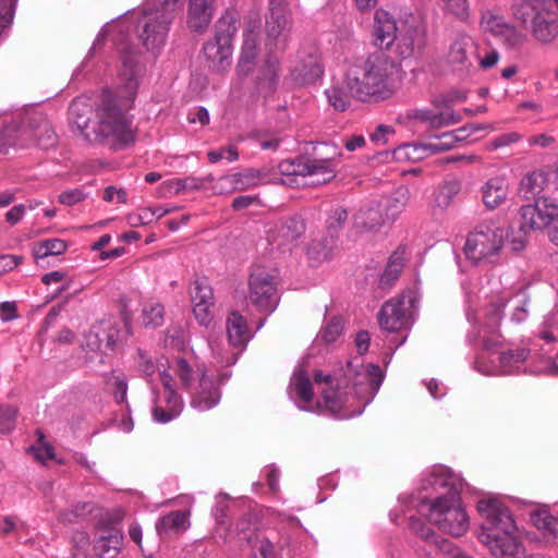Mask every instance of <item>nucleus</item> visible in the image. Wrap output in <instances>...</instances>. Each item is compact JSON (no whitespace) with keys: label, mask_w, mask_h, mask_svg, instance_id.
I'll list each match as a JSON object with an SVG mask.
<instances>
[{"label":"nucleus","mask_w":558,"mask_h":558,"mask_svg":"<svg viewBox=\"0 0 558 558\" xmlns=\"http://www.w3.org/2000/svg\"><path fill=\"white\" fill-rule=\"evenodd\" d=\"M118 48L122 58V84L117 96L104 94L94 110L82 98L74 99L69 108L70 124L84 140L113 149L125 147L135 140L133 120L129 112L136 97L140 73L137 53L122 41L118 43Z\"/></svg>","instance_id":"nucleus-1"},{"label":"nucleus","mask_w":558,"mask_h":558,"mask_svg":"<svg viewBox=\"0 0 558 558\" xmlns=\"http://www.w3.org/2000/svg\"><path fill=\"white\" fill-rule=\"evenodd\" d=\"M345 378L351 383L350 391L348 385L342 391L340 380L320 371L314 374V383L320 391L323 401L317 405L340 418H350L363 413L365 407L374 399L381 383L383 371L379 366L368 364L360 366L354 361L348 362Z\"/></svg>","instance_id":"nucleus-2"},{"label":"nucleus","mask_w":558,"mask_h":558,"mask_svg":"<svg viewBox=\"0 0 558 558\" xmlns=\"http://www.w3.org/2000/svg\"><path fill=\"white\" fill-rule=\"evenodd\" d=\"M401 82L398 64L385 54H372L348 66L343 83L359 101H383L392 97Z\"/></svg>","instance_id":"nucleus-3"},{"label":"nucleus","mask_w":558,"mask_h":558,"mask_svg":"<svg viewBox=\"0 0 558 558\" xmlns=\"http://www.w3.org/2000/svg\"><path fill=\"white\" fill-rule=\"evenodd\" d=\"M477 511L483 519L480 542L497 558H519L523 548L515 537L517 526L509 512L497 499H482Z\"/></svg>","instance_id":"nucleus-4"},{"label":"nucleus","mask_w":558,"mask_h":558,"mask_svg":"<svg viewBox=\"0 0 558 558\" xmlns=\"http://www.w3.org/2000/svg\"><path fill=\"white\" fill-rule=\"evenodd\" d=\"M178 9L179 0H148L143 4L136 31L147 51L155 53L165 46Z\"/></svg>","instance_id":"nucleus-5"},{"label":"nucleus","mask_w":558,"mask_h":558,"mask_svg":"<svg viewBox=\"0 0 558 558\" xmlns=\"http://www.w3.org/2000/svg\"><path fill=\"white\" fill-rule=\"evenodd\" d=\"M169 368L179 378L190 398V405L199 411L215 408L221 399L218 383L209 376L204 366L192 364L185 359H177Z\"/></svg>","instance_id":"nucleus-6"},{"label":"nucleus","mask_w":558,"mask_h":558,"mask_svg":"<svg viewBox=\"0 0 558 558\" xmlns=\"http://www.w3.org/2000/svg\"><path fill=\"white\" fill-rule=\"evenodd\" d=\"M509 229L489 220L477 225L466 235L465 258L474 266L496 265L501 259Z\"/></svg>","instance_id":"nucleus-7"},{"label":"nucleus","mask_w":558,"mask_h":558,"mask_svg":"<svg viewBox=\"0 0 558 558\" xmlns=\"http://www.w3.org/2000/svg\"><path fill=\"white\" fill-rule=\"evenodd\" d=\"M137 365L149 381L156 372H158L162 383V392L157 391L154 387L151 388L154 395V420L165 424L178 417L184 408V402L182 397L174 390L172 376L168 373V369L165 368V363L161 361L155 363L148 354L138 351Z\"/></svg>","instance_id":"nucleus-8"},{"label":"nucleus","mask_w":558,"mask_h":558,"mask_svg":"<svg viewBox=\"0 0 558 558\" xmlns=\"http://www.w3.org/2000/svg\"><path fill=\"white\" fill-rule=\"evenodd\" d=\"M57 144V134L50 121L40 112L29 113L20 128L9 124L0 133V154L10 147L26 148L32 145L49 149Z\"/></svg>","instance_id":"nucleus-9"},{"label":"nucleus","mask_w":558,"mask_h":558,"mask_svg":"<svg viewBox=\"0 0 558 558\" xmlns=\"http://www.w3.org/2000/svg\"><path fill=\"white\" fill-rule=\"evenodd\" d=\"M418 511L432 524L452 536H462L469 530V515L458 493H448L432 500H423Z\"/></svg>","instance_id":"nucleus-10"},{"label":"nucleus","mask_w":558,"mask_h":558,"mask_svg":"<svg viewBox=\"0 0 558 558\" xmlns=\"http://www.w3.org/2000/svg\"><path fill=\"white\" fill-rule=\"evenodd\" d=\"M239 19L234 12H226L216 23L215 36L205 43L203 56L209 70L228 71L232 64V40L238 32Z\"/></svg>","instance_id":"nucleus-11"},{"label":"nucleus","mask_w":558,"mask_h":558,"mask_svg":"<svg viewBox=\"0 0 558 558\" xmlns=\"http://www.w3.org/2000/svg\"><path fill=\"white\" fill-rule=\"evenodd\" d=\"M517 20H530L532 36L542 44H550L558 36V16L548 0H517L512 5Z\"/></svg>","instance_id":"nucleus-12"},{"label":"nucleus","mask_w":558,"mask_h":558,"mask_svg":"<svg viewBox=\"0 0 558 558\" xmlns=\"http://www.w3.org/2000/svg\"><path fill=\"white\" fill-rule=\"evenodd\" d=\"M510 299V292L498 291L486 295L485 303L478 312H474L472 308L466 311L468 320L481 326L484 347L487 350H493L502 343L504 338L499 332V326Z\"/></svg>","instance_id":"nucleus-13"},{"label":"nucleus","mask_w":558,"mask_h":558,"mask_svg":"<svg viewBox=\"0 0 558 558\" xmlns=\"http://www.w3.org/2000/svg\"><path fill=\"white\" fill-rule=\"evenodd\" d=\"M478 130H493V128L489 125L472 124L457 129L452 132L444 133L434 142L403 144L395 149L393 157L400 162H416L429 157L430 155L454 148L458 142L465 141Z\"/></svg>","instance_id":"nucleus-14"},{"label":"nucleus","mask_w":558,"mask_h":558,"mask_svg":"<svg viewBox=\"0 0 558 558\" xmlns=\"http://www.w3.org/2000/svg\"><path fill=\"white\" fill-rule=\"evenodd\" d=\"M247 299L258 311L274 312L279 302L276 276L264 267H256L250 277Z\"/></svg>","instance_id":"nucleus-15"},{"label":"nucleus","mask_w":558,"mask_h":558,"mask_svg":"<svg viewBox=\"0 0 558 558\" xmlns=\"http://www.w3.org/2000/svg\"><path fill=\"white\" fill-rule=\"evenodd\" d=\"M413 302L414 298L411 292L402 293L386 301L378 313L380 328L390 333L407 331L411 326L409 308L413 305Z\"/></svg>","instance_id":"nucleus-16"},{"label":"nucleus","mask_w":558,"mask_h":558,"mask_svg":"<svg viewBox=\"0 0 558 558\" xmlns=\"http://www.w3.org/2000/svg\"><path fill=\"white\" fill-rule=\"evenodd\" d=\"M426 27L418 15L410 14L400 22V29L395 44L396 52L402 58H410L421 51L425 45Z\"/></svg>","instance_id":"nucleus-17"},{"label":"nucleus","mask_w":558,"mask_h":558,"mask_svg":"<svg viewBox=\"0 0 558 558\" xmlns=\"http://www.w3.org/2000/svg\"><path fill=\"white\" fill-rule=\"evenodd\" d=\"M292 28L290 13L283 0H269V15L266 19V46L270 49L283 48Z\"/></svg>","instance_id":"nucleus-18"},{"label":"nucleus","mask_w":558,"mask_h":558,"mask_svg":"<svg viewBox=\"0 0 558 558\" xmlns=\"http://www.w3.org/2000/svg\"><path fill=\"white\" fill-rule=\"evenodd\" d=\"M397 205L392 206L391 211H387L384 216L380 209V206H372L366 208H361L355 215L353 225L357 232H371L387 221H392L396 219L398 214L403 209L405 203L409 199V191L408 189H399L396 193Z\"/></svg>","instance_id":"nucleus-19"},{"label":"nucleus","mask_w":558,"mask_h":558,"mask_svg":"<svg viewBox=\"0 0 558 558\" xmlns=\"http://www.w3.org/2000/svg\"><path fill=\"white\" fill-rule=\"evenodd\" d=\"M282 173L311 179V184H324L336 177L335 165L330 159H298L280 165Z\"/></svg>","instance_id":"nucleus-20"},{"label":"nucleus","mask_w":558,"mask_h":558,"mask_svg":"<svg viewBox=\"0 0 558 558\" xmlns=\"http://www.w3.org/2000/svg\"><path fill=\"white\" fill-rule=\"evenodd\" d=\"M521 217L531 229H544L558 221V201L539 197L534 204L521 207Z\"/></svg>","instance_id":"nucleus-21"},{"label":"nucleus","mask_w":558,"mask_h":558,"mask_svg":"<svg viewBox=\"0 0 558 558\" xmlns=\"http://www.w3.org/2000/svg\"><path fill=\"white\" fill-rule=\"evenodd\" d=\"M348 219V211L342 206H336L330 210L326 221L329 233L328 239H315L312 241L308 253L313 258L322 260L330 257L336 244V235Z\"/></svg>","instance_id":"nucleus-22"},{"label":"nucleus","mask_w":558,"mask_h":558,"mask_svg":"<svg viewBox=\"0 0 558 558\" xmlns=\"http://www.w3.org/2000/svg\"><path fill=\"white\" fill-rule=\"evenodd\" d=\"M481 26L484 32L498 37L510 48L521 47L526 40L525 35L507 22L504 16L489 11L483 14Z\"/></svg>","instance_id":"nucleus-23"},{"label":"nucleus","mask_w":558,"mask_h":558,"mask_svg":"<svg viewBox=\"0 0 558 558\" xmlns=\"http://www.w3.org/2000/svg\"><path fill=\"white\" fill-rule=\"evenodd\" d=\"M259 19H250L244 27L241 54L236 65L240 75H247L258 56Z\"/></svg>","instance_id":"nucleus-24"},{"label":"nucleus","mask_w":558,"mask_h":558,"mask_svg":"<svg viewBox=\"0 0 558 558\" xmlns=\"http://www.w3.org/2000/svg\"><path fill=\"white\" fill-rule=\"evenodd\" d=\"M324 74L320 56L316 51L300 52L291 70L292 80L299 85L315 83Z\"/></svg>","instance_id":"nucleus-25"},{"label":"nucleus","mask_w":558,"mask_h":558,"mask_svg":"<svg viewBox=\"0 0 558 558\" xmlns=\"http://www.w3.org/2000/svg\"><path fill=\"white\" fill-rule=\"evenodd\" d=\"M420 537L425 542L427 556L433 558H472L471 556L461 553L448 539L437 535L430 527L421 526L417 531Z\"/></svg>","instance_id":"nucleus-26"},{"label":"nucleus","mask_w":558,"mask_h":558,"mask_svg":"<svg viewBox=\"0 0 558 558\" xmlns=\"http://www.w3.org/2000/svg\"><path fill=\"white\" fill-rule=\"evenodd\" d=\"M123 545L122 531L117 526H109L98 530L93 548L98 558H118Z\"/></svg>","instance_id":"nucleus-27"},{"label":"nucleus","mask_w":558,"mask_h":558,"mask_svg":"<svg viewBox=\"0 0 558 558\" xmlns=\"http://www.w3.org/2000/svg\"><path fill=\"white\" fill-rule=\"evenodd\" d=\"M464 480L445 465H435L428 470L423 478L424 489L429 487L437 490L439 488H449V493H458L463 489Z\"/></svg>","instance_id":"nucleus-28"},{"label":"nucleus","mask_w":558,"mask_h":558,"mask_svg":"<svg viewBox=\"0 0 558 558\" xmlns=\"http://www.w3.org/2000/svg\"><path fill=\"white\" fill-rule=\"evenodd\" d=\"M399 29L400 23L398 24L389 12L383 9L375 12L373 37L377 47L389 49L395 43Z\"/></svg>","instance_id":"nucleus-29"},{"label":"nucleus","mask_w":558,"mask_h":558,"mask_svg":"<svg viewBox=\"0 0 558 558\" xmlns=\"http://www.w3.org/2000/svg\"><path fill=\"white\" fill-rule=\"evenodd\" d=\"M119 330L112 322L101 320L93 325L85 335V347L90 351L112 349L118 340Z\"/></svg>","instance_id":"nucleus-30"},{"label":"nucleus","mask_w":558,"mask_h":558,"mask_svg":"<svg viewBox=\"0 0 558 558\" xmlns=\"http://www.w3.org/2000/svg\"><path fill=\"white\" fill-rule=\"evenodd\" d=\"M474 53L475 41L471 36L459 33L450 43L447 52V62L459 70H464L471 66V58Z\"/></svg>","instance_id":"nucleus-31"},{"label":"nucleus","mask_w":558,"mask_h":558,"mask_svg":"<svg viewBox=\"0 0 558 558\" xmlns=\"http://www.w3.org/2000/svg\"><path fill=\"white\" fill-rule=\"evenodd\" d=\"M509 192L510 185L506 177H492L481 186L482 202L487 209H496L507 201Z\"/></svg>","instance_id":"nucleus-32"},{"label":"nucleus","mask_w":558,"mask_h":558,"mask_svg":"<svg viewBox=\"0 0 558 558\" xmlns=\"http://www.w3.org/2000/svg\"><path fill=\"white\" fill-rule=\"evenodd\" d=\"M193 313L198 323L207 326L213 318L214 293L213 289L201 282H195L192 294Z\"/></svg>","instance_id":"nucleus-33"},{"label":"nucleus","mask_w":558,"mask_h":558,"mask_svg":"<svg viewBox=\"0 0 558 558\" xmlns=\"http://www.w3.org/2000/svg\"><path fill=\"white\" fill-rule=\"evenodd\" d=\"M214 0H190L187 25L197 33L204 32L213 19Z\"/></svg>","instance_id":"nucleus-34"},{"label":"nucleus","mask_w":558,"mask_h":558,"mask_svg":"<svg viewBox=\"0 0 558 558\" xmlns=\"http://www.w3.org/2000/svg\"><path fill=\"white\" fill-rule=\"evenodd\" d=\"M530 351L524 348L509 350L501 352L498 356L499 368L495 371H485L481 367L483 362L478 361L477 369L486 375H506L511 374L520 367V365L527 359Z\"/></svg>","instance_id":"nucleus-35"},{"label":"nucleus","mask_w":558,"mask_h":558,"mask_svg":"<svg viewBox=\"0 0 558 558\" xmlns=\"http://www.w3.org/2000/svg\"><path fill=\"white\" fill-rule=\"evenodd\" d=\"M409 117L426 123L433 129L452 125L461 121L459 113L453 111L438 112L428 108L414 109Z\"/></svg>","instance_id":"nucleus-36"},{"label":"nucleus","mask_w":558,"mask_h":558,"mask_svg":"<svg viewBox=\"0 0 558 558\" xmlns=\"http://www.w3.org/2000/svg\"><path fill=\"white\" fill-rule=\"evenodd\" d=\"M280 76V61L276 56H268L262 68L258 78V90L265 97L271 95L278 84Z\"/></svg>","instance_id":"nucleus-37"},{"label":"nucleus","mask_w":558,"mask_h":558,"mask_svg":"<svg viewBox=\"0 0 558 558\" xmlns=\"http://www.w3.org/2000/svg\"><path fill=\"white\" fill-rule=\"evenodd\" d=\"M227 335L230 344L240 350L245 347L251 338L246 319L238 312H232L227 318Z\"/></svg>","instance_id":"nucleus-38"},{"label":"nucleus","mask_w":558,"mask_h":558,"mask_svg":"<svg viewBox=\"0 0 558 558\" xmlns=\"http://www.w3.org/2000/svg\"><path fill=\"white\" fill-rule=\"evenodd\" d=\"M404 262H405L404 248L396 250L389 257L387 266L380 277V280H379L380 287L388 288L395 283V281L398 279V277L400 276V274L403 270Z\"/></svg>","instance_id":"nucleus-39"},{"label":"nucleus","mask_w":558,"mask_h":558,"mask_svg":"<svg viewBox=\"0 0 558 558\" xmlns=\"http://www.w3.org/2000/svg\"><path fill=\"white\" fill-rule=\"evenodd\" d=\"M235 191H245L265 182L266 169L247 168L240 172L231 173Z\"/></svg>","instance_id":"nucleus-40"},{"label":"nucleus","mask_w":558,"mask_h":558,"mask_svg":"<svg viewBox=\"0 0 558 558\" xmlns=\"http://www.w3.org/2000/svg\"><path fill=\"white\" fill-rule=\"evenodd\" d=\"M548 185L547 174L542 170L532 171L525 174L520 183V191L524 197L532 198L541 194Z\"/></svg>","instance_id":"nucleus-41"},{"label":"nucleus","mask_w":558,"mask_h":558,"mask_svg":"<svg viewBox=\"0 0 558 558\" xmlns=\"http://www.w3.org/2000/svg\"><path fill=\"white\" fill-rule=\"evenodd\" d=\"M189 513L185 511H172L162 517L156 523V531L159 535L186 530L189 527Z\"/></svg>","instance_id":"nucleus-42"},{"label":"nucleus","mask_w":558,"mask_h":558,"mask_svg":"<svg viewBox=\"0 0 558 558\" xmlns=\"http://www.w3.org/2000/svg\"><path fill=\"white\" fill-rule=\"evenodd\" d=\"M68 248V243L61 239H46L35 242L32 247L33 256L36 260L47 258L49 256H58L63 254Z\"/></svg>","instance_id":"nucleus-43"},{"label":"nucleus","mask_w":558,"mask_h":558,"mask_svg":"<svg viewBox=\"0 0 558 558\" xmlns=\"http://www.w3.org/2000/svg\"><path fill=\"white\" fill-rule=\"evenodd\" d=\"M461 191V183L457 180L446 181L439 185L433 194V204L435 207L444 210L448 208L454 197Z\"/></svg>","instance_id":"nucleus-44"},{"label":"nucleus","mask_w":558,"mask_h":558,"mask_svg":"<svg viewBox=\"0 0 558 558\" xmlns=\"http://www.w3.org/2000/svg\"><path fill=\"white\" fill-rule=\"evenodd\" d=\"M289 389L292 396L298 397L304 403H310L313 399V384L302 369L294 372Z\"/></svg>","instance_id":"nucleus-45"},{"label":"nucleus","mask_w":558,"mask_h":558,"mask_svg":"<svg viewBox=\"0 0 558 558\" xmlns=\"http://www.w3.org/2000/svg\"><path fill=\"white\" fill-rule=\"evenodd\" d=\"M305 231L304 222L299 217H290L281 220L276 227V238L283 243L293 242Z\"/></svg>","instance_id":"nucleus-46"},{"label":"nucleus","mask_w":558,"mask_h":558,"mask_svg":"<svg viewBox=\"0 0 558 558\" xmlns=\"http://www.w3.org/2000/svg\"><path fill=\"white\" fill-rule=\"evenodd\" d=\"M325 95L327 97L328 104L337 111L343 112L351 105V98L353 96L350 94L349 89L344 85L341 86L339 83L332 84L329 88L325 90Z\"/></svg>","instance_id":"nucleus-47"},{"label":"nucleus","mask_w":558,"mask_h":558,"mask_svg":"<svg viewBox=\"0 0 558 558\" xmlns=\"http://www.w3.org/2000/svg\"><path fill=\"white\" fill-rule=\"evenodd\" d=\"M163 306L158 302H148L143 307V324L156 328L163 323Z\"/></svg>","instance_id":"nucleus-48"},{"label":"nucleus","mask_w":558,"mask_h":558,"mask_svg":"<svg viewBox=\"0 0 558 558\" xmlns=\"http://www.w3.org/2000/svg\"><path fill=\"white\" fill-rule=\"evenodd\" d=\"M539 336L547 342L558 341V311H551L545 316Z\"/></svg>","instance_id":"nucleus-49"},{"label":"nucleus","mask_w":558,"mask_h":558,"mask_svg":"<svg viewBox=\"0 0 558 558\" xmlns=\"http://www.w3.org/2000/svg\"><path fill=\"white\" fill-rule=\"evenodd\" d=\"M108 384L113 388V396L117 402L122 403L126 400L128 381L126 377L121 373L112 372L108 378Z\"/></svg>","instance_id":"nucleus-50"},{"label":"nucleus","mask_w":558,"mask_h":558,"mask_svg":"<svg viewBox=\"0 0 558 558\" xmlns=\"http://www.w3.org/2000/svg\"><path fill=\"white\" fill-rule=\"evenodd\" d=\"M238 543L242 545L243 543L250 544L255 536V524L252 520V515H247L236 524L235 527Z\"/></svg>","instance_id":"nucleus-51"},{"label":"nucleus","mask_w":558,"mask_h":558,"mask_svg":"<svg viewBox=\"0 0 558 558\" xmlns=\"http://www.w3.org/2000/svg\"><path fill=\"white\" fill-rule=\"evenodd\" d=\"M214 181V175L208 174L204 178H186L175 181L177 191L180 190H209L210 183Z\"/></svg>","instance_id":"nucleus-52"},{"label":"nucleus","mask_w":558,"mask_h":558,"mask_svg":"<svg viewBox=\"0 0 558 558\" xmlns=\"http://www.w3.org/2000/svg\"><path fill=\"white\" fill-rule=\"evenodd\" d=\"M17 409L12 405L0 404V432L8 433L15 426Z\"/></svg>","instance_id":"nucleus-53"},{"label":"nucleus","mask_w":558,"mask_h":558,"mask_svg":"<svg viewBox=\"0 0 558 558\" xmlns=\"http://www.w3.org/2000/svg\"><path fill=\"white\" fill-rule=\"evenodd\" d=\"M444 8L447 12L453 14L461 21H465L469 16L468 0H442Z\"/></svg>","instance_id":"nucleus-54"},{"label":"nucleus","mask_w":558,"mask_h":558,"mask_svg":"<svg viewBox=\"0 0 558 558\" xmlns=\"http://www.w3.org/2000/svg\"><path fill=\"white\" fill-rule=\"evenodd\" d=\"M126 222L133 228L146 226L153 222V214L150 207L140 208L126 216Z\"/></svg>","instance_id":"nucleus-55"},{"label":"nucleus","mask_w":558,"mask_h":558,"mask_svg":"<svg viewBox=\"0 0 558 558\" xmlns=\"http://www.w3.org/2000/svg\"><path fill=\"white\" fill-rule=\"evenodd\" d=\"M209 190H211L216 195H225L235 192L232 175L227 174L218 179L214 178V181L209 185Z\"/></svg>","instance_id":"nucleus-56"},{"label":"nucleus","mask_w":558,"mask_h":558,"mask_svg":"<svg viewBox=\"0 0 558 558\" xmlns=\"http://www.w3.org/2000/svg\"><path fill=\"white\" fill-rule=\"evenodd\" d=\"M341 332L342 325L340 320L332 319L322 328L318 337L326 343H333L340 337Z\"/></svg>","instance_id":"nucleus-57"},{"label":"nucleus","mask_w":558,"mask_h":558,"mask_svg":"<svg viewBox=\"0 0 558 558\" xmlns=\"http://www.w3.org/2000/svg\"><path fill=\"white\" fill-rule=\"evenodd\" d=\"M208 160L213 163L226 158L229 161H235L239 158V153L234 146H228L219 150H210L207 154Z\"/></svg>","instance_id":"nucleus-58"},{"label":"nucleus","mask_w":558,"mask_h":558,"mask_svg":"<svg viewBox=\"0 0 558 558\" xmlns=\"http://www.w3.org/2000/svg\"><path fill=\"white\" fill-rule=\"evenodd\" d=\"M31 451L34 458L43 463L54 457L53 448L45 441H40L36 446H32Z\"/></svg>","instance_id":"nucleus-59"},{"label":"nucleus","mask_w":558,"mask_h":558,"mask_svg":"<svg viewBox=\"0 0 558 558\" xmlns=\"http://www.w3.org/2000/svg\"><path fill=\"white\" fill-rule=\"evenodd\" d=\"M93 509V505L89 502H78L70 511H65L61 514L63 521L72 522L74 519L83 517L89 513Z\"/></svg>","instance_id":"nucleus-60"},{"label":"nucleus","mask_w":558,"mask_h":558,"mask_svg":"<svg viewBox=\"0 0 558 558\" xmlns=\"http://www.w3.org/2000/svg\"><path fill=\"white\" fill-rule=\"evenodd\" d=\"M521 138H522V136L518 132L505 133V134H501V135L495 137L489 143V148L490 149H498L500 147L509 146L511 144H514V143L519 142Z\"/></svg>","instance_id":"nucleus-61"},{"label":"nucleus","mask_w":558,"mask_h":558,"mask_svg":"<svg viewBox=\"0 0 558 558\" xmlns=\"http://www.w3.org/2000/svg\"><path fill=\"white\" fill-rule=\"evenodd\" d=\"M509 244L510 248L514 253H519L525 248L526 245V236L522 229L517 232L509 230V239L506 241Z\"/></svg>","instance_id":"nucleus-62"},{"label":"nucleus","mask_w":558,"mask_h":558,"mask_svg":"<svg viewBox=\"0 0 558 558\" xmlns=\"http://www.w3.org/2000/svg\"><path fill=\"white\" fill-rule=\"evenodd\" d=\"M529 300L523 298L514 307L510 315V320L514 324H521L529 317Z\"/></svg>","instance_id":"nucleus-63"},{"label":"nucleus","mask_w":558,"mask_h":558,"mask_svg":"<svg viewBox=\"0 0 558 558\" xmlns=\"http://www.w3.org/2000/svg\"><path fill=\"white\" fill-rule=\"evenodd\" d=\"M86 195L80 189L64 191L59 195V202L66 206H73L84 201Z\"/></svg>","instance_id":"nucleus-64"}]
</instances>
